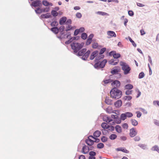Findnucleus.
Instances as JSON below:
<instances>
[{"label": "nucleus", "mask_w": 159, "mask_h": 159, "mask_svg": "<svg viewBox=\"0 0 159 159\" xmlns=\"http://www.w3.org/2000/svg\"><path fill=\"white\" fill-rule=\"evenodd\" d=\"M110 93L111 97L115 99L120 98L122 95V91L115 87L111 90Z\"/></svg>", "instance_id": "obj_1"}, {"label": "nucleus", "mask_w": 159, "mask_h": 159, "mask_svg": "<svg viewBox=\"0 0 159 159\" xmlns=\"http://www.w3.org/2000/svg\"><path fill=\"white\" fill-rule=\"evenodd\" d=\"M86 49L83 48L79 50L78 52L75 53V54L79 57L82 56L81 57V59L84 61H86L90 53V50H89L86 52Z\"/></svg>", "instance_id": "obj_2"}, {"label": "nucleus", "mask_w": 159, "mask_h": 159, "mask_svg": "<svg viewBox=\"0 0 159 159\" xmlns=\"http://www.w3.org/2000/svg\"><path fill=\"white\" fill-rule=\"evenodd\" d=\"M83 46L82 43H80L75 42H73L71 44V47L72 49L74 50V52L75 53L81 49Z\"/></svg>", "instance_id": "obj_3"}, {"label": "nucleus", "mask_w": 159, "mask_h": 159, "mask_svg": "<svg viewBox=\"0 0 159 159\" xmlns=\"http://www.w3.org/2000/svg\"><path fill=\"white\" fill-rule=\"evenodd\" d=\"M120 65L122 66L121 68L124 71L125 75H127L129 73L131 68L127 64L124 62H121Z\"/></svg>", "instance_id": "obj_4"}, {"label": "nucleus", "mask_w": 159, "mask_h": 159, "mask_svg": "<svg viewBox=\"0 0 159 159\" xmlns=\"http://www.w3.org/2000/svg\"><path fill=\"white\" fill-rule=\"evenodd\" d=\"M41 7H38L35 10V11L37 14H39L43 12H48L50 10V8L49 7L45 8H41Z\"/></svg>", "instance_id": "obj_5"}, {"label": "nucleus", "mask_w": 159, "mask_h": 159, "mask_svg": "<svg viewBox=\"0 0 159 159\" xmlns=\"http://www.w3.org/2000/svg\"><path fill=\"white\" fill-rule=\"evenodd\" d=\"M120 71V69L119 67H114L111 70V73L113 75L117 74L118 75L119 77H120L121 75L119 73Z\"/></svg>", "instance_id": "obj_6"}, {"label": "nucleus", "mask_w": 159, "mask_h": 159, "mask_svg": "<svg viewBox=\"0 0 159 159\" xmlns=\"http://www.w3.org/2000/svg\"><path fill=\"white\" fill-rule=\"evenodd\" d=\"M42 5V4L41 1L39 0H36V1H33L31 4V6H33L34 7H41Z\"/></svg>", "instance_id": "obj_7"}, {"label": "nucleus", "mask_w": 159, "mask_h": 159, "mask_svg": "<svg viewBox=\"0 0 159 159\" xmlns=\"http://www.w3.org/2000/svg\"><path fill=\"white\" fill-rule=\"evenodd\" d=\"M109 55L110 56L112 55L113 57L115 59H117L120 56V54L119 53H116L115 51L111 52L109 53Z\"/></svg>", "instance_id": "obj_8"}, {"label": "nucleus", "mask_w": 159, "mask_h": 159, "mask_svg": "<svg viewBox=\"0 0 159 159\" xmlns=\"http://www.w3.org/2000/svg\"><path fill=\"white\" fill-rule=\"evenodd\" d=\"M137 133V131L135 130L134 128L131 129L130 130V136L131 137L135 136Z\"/></svg>", "instance_id": "obj_9"}, {"label": "nucleus", "mask_w": 159, "mask_h": 159, "mask_svg": "<svg viewBox=\"0 0 159 159\" xmlns=\"http://www.w3.org/2000/svg\"><path fill=\"white\" fill-rule=\"evenodd\" d=\"M118 62V60L117 59H115L114 58L113 59H112L110 60L109 63L111 65H116Z\"/></svg>", "instance_id": "obj_10"}, {"label": "nucleus", "mask_w": 159, "mask_h": 159, "mask_svg": "<svg viewBox=\"0 0 159 159\" xmlns=\"http://www.w3.org/2000/svg\"><path fill=\"white\" fill-rule=\"evenodd\" d=\"M98 53V51H95L93 52L91 55L90 59L91 60H93L95 57H96V56Z\"/></svg>", "instance_id": "obj_11"}, {"label": "nucleus", "mask_w": 159, "mask_h": 159, "mask_svg": "<svg viewBox=\"0 0 159 159\" xmlns=\"http://www.w3.org/2000/svg\"><path fill=\"white\" fill-rule=\"evenodd\" d=\"M104 57V56L103 55H101L100 54H98L96 56V57L95 58V61L96 62L99 61V60L103 58Z\"/></svg>", "instance_id": "obj_12"}, {"label": "nucleus", "mask_w": 159, "mask_h": 159, "mask_svg": "<svg viewBox=\"0 0 159 159\" xmlns=\"http://www.w3.org/2000/svg\"><path fill=\"white\" fill-rule=\"evenodd\" d=\"M111 85L115 86L116 87H118L120 86V82L117 80H115L111 83Z\"/></svg>", "instance_id": "obj_13"}, {"label": "nucleus", "mask_w": 159, "mask_h": 159, "mask_svg": "<svg viewBox=\"0 0 159 159\" xmlns=\"http://www.w3.org/2000/svg\"><path fill=\"white\" fill-rule=\"evenodd\" d=\"M86 143L89 145H92L93 144L94 141L88 138V139L86 140Z\"/></svg>", "instance_id": "obj_14"}, {"label": "nucleus", "mask_w": 159, "mask_h": 159, "mask_svg": "<svg viewBox=\"0 0 159 159\" xmlns=\"http://www.w3.org/2000/svg\"><path fill=\"white\" fill-rule=\"evenodd\" d=\"M122 104V102L120 100H118L116 102H115L114 105L116 107H119L121 106Z\"/></svg>", "instance_id": "obj_15"}, {"label": "nucleus", "mask_w": 159, "mask_h": 159, "mask_svg": "<svg viewBox=\"0 0 159 159\" xmlns=\"http://www.w3.org/2000/svg\"><path fill=\"white\" fill-rule=\"evenodd\" d=\"M51 15L50 13H47L46 14H43L40 16V18H48L50 17Z\"/></svg>", "instance_id": "obj_16"}, {"label": "nucleus", "mask_w": 159, "mask_h": 159, "mask_svg": "<svg viewBox=\"0 0 159 159\" xmlns=\"http://www.w3.org/2000/svg\"><path fill=\"white\" fill-rule=\"evenodd\" d=\"M67 18L66 17H63L61 18L59 21V24L61 25H62L64 24Z\"/></svg>", "instance_id": "obj_17"}, {"label": "nucleus", "mask_w": 159, "mask_h": 159, "mask_svg": "<svg viewBox=\"0 0 159 159\" xmlns=\"http://www.w3.org/2000/svg\"><path fill=\"white\" fill-rule=\"evenodd\" d=\"M88 149L89 148L86 145L84 146L82 148V152L84 154H87L88 152Z\"/></svg>", "instance_id": "obj_18"}, {"label": "nucleus", "mask_w": 159, "mask_h": 159, "mask_svg": "<svg viewBox=\"0 0 159 159\" xmlns=\"http://www.w3.org/2000/svg\"><path fill=\"white\" fill-rule=\"evenodd\" d=\"M107 34L111 37H116V35L115 32L113 31H109L107 32Z\"/></svg>", "instance_id": "obj_19"}, {"label": "nucleus", "mask_w": 159, "mask_h": 159, "mask_svg": "<svg viewBox=\"0 0 159 159\" xmlns=\"http://www.w3.org/2000/svg\"><path fill=\"white\" fill-rule=\"evenodd\" d=\"M101 133L100 131L99 130H96L95 132L93 134V136L95 137H98L101 135Z\"/></svg>", "instance_id": "obj_20"}, {"label": "nucleus", "mask_w": 159, "mask_h": 159, "mask_svg": "<svg viewBox=\"0 0 159 159\" xmlns=\"http://www.w3.org/2000/svg\"><path fill=\"white\" fill-rule=\"evenodd\" d=\"M104 121L108 122V123L110 122L112 120L111 119L110 117H109L107 116H106L103 117V119Z\"/></svg>", "instance_id": "obj_21"}, {"label": "nucleus", "mask_w": 159, "mask_h": 159, "mask_svg": "<svg viewBox=\"0 0 159 159\" xmlns=\"http://www.w3.org/2000/svg\"><path fill=\"white\" fill-rule=\"evenodd\" d=\"M115 129L116 132L118 133H120L122 132L121 127L119 125H117L116 126Z\"/></svg>", "instance_id": "obj_22"}, {"label": "nucleus", "mask_w": 159, "mask_h": 159, "mask_svg": "<svg viewBox=\"0 0 159 159\" xmlns=\"http://www.w3.org/2000/svg\"><path fill=\"white\" fill-rule=\"evenodd\" d=\"M94 66V68L97 69H99L102 68L100 61L97 62L95 64Z\"/></svg>", "instance_id": "obj_23"}, {"label": "nucleus", "mask_w": 159, "mask_h": 159, "mask_svg": "<svg viewBox=\"0 0 159 159\" xmlns=\"http://www.w3.org/2000/svg\"><path fill=\"white\" fill-rule=\"evenodd\" d=\"M105 103L108 104L109 105H111L112 104V100L109 99V98L106 97L105 100Z\"/></svg>", "instance_id": "obj_24"}, {"label": "nucleus", "mask_w": 159, "mask_h": 159, "mask_svg": "<svg viewBox=\"0 0 159 159\" xmlns=\"http://www.w3.org/2000/svg\"><path fill=\"white\" fill-rule=\"evenodd\" d=\"M51 31L55 34H57L59 31V29L57 27H53L51 29Z\"/></svg>", "instance_id": "obj_25"}, {"label": "nucleus", "mask_w": 159, "mask_h": 159, "mask_svg": "<svg viewBox=\"0 0 159 159\" xmlns=\"http://www.w3.org/2000/svg\"><path fill=\"white\" fill-rule=\"evenodd\" d=\"M133 86L131 84H128L126 85L125 86V88L127 89H133Z\"/></svg>", "instance_id": "obj_26"}, {"label": "nucleus", "mask_w": 159, "mask_h": 159, "mask_svg": "<svg viewBox=\"0 0 159 159\" xmlns=\"http://www.w3.org/2000/svg\"><path fill=\"white\" fill-rule=\"evenodd\" d=\"M107 62V61L106 59H104L101 62H100V63L101 64V67L102 68H103L104 67L105 65L106 64V63Z\"/></svg>", "instance_id": "obj_27"}, {"label": "nucleus", "mask_w": 159, "mask_h": 159, "mask_svg": "<svg viewBox=\"0 0 159 159\" xmlns=\"http://www.w3.org/2000/svg\"><path fill=\"white\" fill-rule=\"evenodd\" d=\"M131 121L132 125L134 126H136L138 124V121L135 119L131 120Z\"/></svg>", "instance_id": "obj_28"}, {"label": "nucleus", "mask_w": 159, "mask_h": 159, "mask_svg": "<svg viewBox=\"0 0 159 159\" xmlns=\"http://www.w3.org/2000/svg\"><path fill=\"white\" fill-rule=\"evenodd\" d=\"M117 138V135L115 134H112L109 136V138L111 140H114Z\"/></svg>", "instance_id": "obj_29"}, {"label": "nucleus", "mask_w": 159, "mask_h": 159, "mask_svg": "<svg viewBox=\"0 0 159 159\" xmlns=\"http://www.w3.org/2000/svg\"><path fill=\"white\" fill-rule=\"evenodd\" d=\"M126 118L127 117L125 113H122L120 115V119L123 120H125Z\"/></svg>", "instance_id": "obj_30"}, {"label": "nucleus", "mask_w": 159, "mask_h": 159, "mask_svg": "<svg viewBox=\"0 0 159 159\" xmlns=\"http://www.w3.org/2000/svg\"><path fill=\"white\" fill-rule=\"evenodd\" d=\"M108 125L105 122H103L101 124V127L104 129H107Z\"/></svg>", "instance_id": "obj_31"}, {"label": "nucleus", "mask_w": 159, "mask_h": 159, "mask_svg": "<svg viewBox=\"0 0 159 159\" xmlns=\"http://www.w3.org/2000/svg\"><path fill=\"white\" fill-rule=\"evenodd\" d=\"M96 13L97 14H98V15H102V16L107 15H108V14L107 13L104 12H103L102 11H98L96 12Z\"/></svg>", "instance_id": "obj_32"}, {"label": "nucleus", "mask_w": 159, "mask_h": 159, "mask_svg": "<svg viewBox=\"0 0 159 159\" xmlns=\"http://www.w3.org/2000/svg\"><path fill=\"white\" fill-rule=\"evenodd\" d=\"M128 38L129 39V41L132 43L134 47H136V44L134 43V41H133L132 39H131V38L129 37V36H128Z\"/></svg>", "instance_id": "obj_33"}, {"label": "nucleus", "mask_w": 159, "mask_h": 159, "mask_svg": "<svg viewBox=\"0 0 159 159\" xmlns=\"http://www.w3.org/2000/svg\"><path fill=\"white\" fill-rule=\"evenodd\" d=\"M125 114L126 115V117H128L129 118L131 117H132L133 116V114L130 112H126L125 113Z\"/></svg>", "instance_id": "obj_34"}, {"label": "nucleus", "mask_w": 159, "mask_h": 159, "mask_svg": "<svg viewBox=\"0 0 159 159\" xmlns=\"http://www.w3.org/2000/svg\"><path fill=\"white\" fill-rule=\"evenodd\" d=\"M51 14L53 16H57L58 15V13L56 10H53L51 11Z\"/></svg>", "instance_id": "obj_35"}, {"label": "nucleus", "mask_w": 159, "mask_h": 159, "mask_svg": "<svg viewBox=\"0 0 159 159\" xmlns=\"http://www.w3.org/2000/svg\"><path fill=\"white\" fill-rule=\"evenodd\" d=\"M81 37L83 39L85 40L87 39V35L86 33H83L81 34Z\"/></svg>", "instance_id": "obj_36"}, {"label": "nucleus", "mask_w": 159, "mask_h": 159, "mask_svg": "<svg viewBox=\"0 0 159 159\" xmlns=\"http://www.w3.org/2000/svg\"><path fill=\"white\" fill-rule=\"evenodd\" d=\"M153 151H156L159 153V148L157 146H155L152 148Z\"/></svg>", "instance_id": "obj_37"}, {"label": "nucleus", "mask_w": 159, "mask_h": 159, "mask_svg": "<svg viewBox=\"0 0 159 159\" xmlns=\"http://www.w3.org/2000/svg\"><path fill=\"white\" fill-rule=\"evenodd\" d=\"M104 147V144L102 143H100L98 144L97 147L98 148H102Z\"/></svg>", "instance_id": "obj_38"}, {"label": "nucleus", "mask_w": 159, "mask_h": 159, "mask_svg": "<svg viewBox=\"0 0 159 159\" xmlns=\"http://www.w3.org/2000/svg\"><path fill=\"white\" fill-rule=\"evenodd\" d=\"M108 138L105 136H102L101 139V141L103 142H105L107 141Z\"/></svg>", "instance_id": "obj_39"}, {"label": "nucleus", "mask_w": 159, "mask_h": 159, "mask_svg": "<svg viewBox=\"0 0 159 159\" xmlns=\"http://www.w3.org/2000/svg\"><path fill=\"white\" fill-rule=\"evenodd\" d=\"M124 98L125 100L129 101L132 98V97L130 96H125Z\"/></svg>", "instance_id": "obj_40"}, {"label": "nucleus", "mask_w": 159, "mask_h": 159, "mask_svg": "<svg viewBox=\"0 0 159 159\" xmlns=\"http://www.w3.org/2000/svg\"><path fill=\"white\" fill-rule=\"evenodd\" d=\"M112 80L110 79H109L108 80H103V82L105 84H107L109 83H111L112 81Z\"/></svg>", "instance_id": "obj_41"}, {"label": "nucleus", "mask_w": 159, "mask_h": 159, "mask_svg": "<svg viewBox=\"0 0 159 159\" xmlns=\"http://www.w3.org/2000/svg\"><path fill=\"white\" fill-rule=\"evenodd\" d=\"M107 129H108L110 131H113L114 130V128L111 125H108Z\"/></svg>", "instance_id": "obj_42"}, {"label": "nucleus", "mask_w": 159, "mask_h": 159, "mask_svg": "<svg viewBox=\"0 0 159 159\" xmlns=\"http://www.w3.org/2000/svg\"><path fill=\"white\" fill-rule=\"evenodd\" d=\"M144 76V74L143 72H140L139 75V78L141 79L143 78Z\"/></svg>", "instance_id": "obj_43"}, {"label": "nucleus", "mask_w": 159, "mask_h": 159, "mask_svg": "<svg viewBox=\"0 0 159 159\" xmlns=\"http://www.w3.org/2000/svg\"><path fill=\"white\" fill-rule=\"evenodd\" d=\"M58 25V22L56 21H54L51 23V25L52 26H56Z\"/></svg>", "instance_id": "obj_44"}, {"label": "nucleus", "mask_w": 159, "mask_h": 159, "mask_svg": "<svg viewBox=\"0 0 159 159\" xmlns=\"http://www.w3.org/2000/svg\"><path fill=\"white\" fill-rule=\"evenodd\" d=\"M138 146L143 149H145L146 148V146L144 144H139L138 145Z\"/></svg>", "instance_id": "obj_45"}, {"label": "nucleus", "mask_w": 159, "mask_h": 159, "mask_svg": "<svg viewBox=\"0 0 159 159\" xmlns=\"http://www.w3.org/2000/svg\"><path fill=\"white\" fill-rule=\"evenodd\" d=\"M49 2H48L47 1H43L42 2V4L43 5L45 6H48Z\"/></svg>", "instance_id": "obj_46"}, {"label": "nucleus", "mask_w": 159, "mask_h": 159, "mask_svg": "<svg viewBox=\"0 0 159 159\" xmlns=\"http://www.w3.org/2000/svg\"><path fill=\"white\" fill-rule=\"evenodd\" d=\"M106 50V48H102L101 49V50L99 52V54H101V55H102V54L105 52Z\"/></svg>", "instance_id": "obj_47"}, {"label": "nucleus", "mask_w": 159, "mask_h": 159, "mask_svg": "<svg viewBox=\"0 0 159 159\" xmlns=\"http://www.w3.org/2000/svg\"><path fill=\"white\" fill-rule=\"evenodd\" d=\"M98 46V43H94L92 44V47L94 48H96Z\"/></svg>", "instance_id": "obj_48"}, {"label": "nucleus", "mask_w": 159, "mask_h": 159, "mask_svg": "<svg viewBox=\"0 0 159 159\" xmlns=\"http://www.w3.org/2000/svg\"><path fill=\"white\" fill-rule=\"evenodd\" d=\"M65 29V27L63 25L61 26L59 29V30L61 33H62Z\"/></svg>", "instance_id": "obj_49"}, {"label": "nucleus", "mask_w": 159, "mask_h": 159, "mask_svg": "<svg viewBox=\"0 0 159 159\" xmlns=\"http://www.w3.org/2000/svg\"><path fill=\"white\" fill-rule=\"evenodd\" d=\"M136 113L137 114V116L138 118H140L142 115V113L139 111H137Z\"/></svg>", "instance_id": "obj_50"}, {"label": "nucleus", "mask_w": 159, "mask_h": 159, "mask_svg": "<svg viewBox=\"0 0 159 159\" xmlns=\"http://www.w3.org/2000/svg\"><path fill=\"white\" fill-rule=\"evenodd\" d=\"M89 137H91L92 138H93L95 139V141H94V142H96V143H98L100 142V139H99L98 138H94L93 136H89Z\"/></svg>", "instance_id": "obj_51"}, {"label": "nucleus", "mask_w": 159, "mask_h": 159, "mask_svg": "<svg viewBox=\"0 0 159 159\" xmlns=\"http://www.w3.org/2000/svg\"><path fill=\"white\" fill-rule=\"evenodd\" d=\"M76 16L77 18H80L82 17V15L80 13L77 12L76 14Z\"/></svg>", "instance_id": "obj_52"}, {"label": "nucleus", "mask_w": 159, "mask_h": 159, "mask_svg": "<svg viewBox=\"0 0 159 159\" xmlns=\"http://www.w3.org/2000/svg\"><path fill=\"white\" fill-rule=\"evenodd\" d=\"M96 154V152L94 151H91L89 152V155L90 156H94Z\"/></svg>", "instance_id": "obj_53"}, {"label": "nucleus", "mask_w": 159, "mask_h": 159, "mask_svg": "<svg viewBox=\"0 0 159 159\" xmlns=\"http://www.w3.org/2000/svg\"><path fill=\"white\" fill-rule=\"evenodd\" d=\"M80 32L79 30H78V29H76L75 30L74 32V35L75 36H76Z\"/></svg>", "instance_id": "obj_54"}, {"label": "nucleus", "mask_w": 159, "mask_h": 159, "mask_svg": "<svg viewBox=\"0 0 159 159\" xmlns=\"http://www.w3.org/2000/svg\"><path fill=\"white\" fill-rule=\"evenodd\" d=\"M134 139L135 141H138L140 140V138L139 137L137 136L134 137Z\"/></svg>", "instance_id": "obj_55"}, {"label": "nucleus", "mask_w": 159, "mask_h": 159, "mask_svg": "<svg viewBox=\"0 0 159 159\" xmlns=\"http://www.w3.org/2000/svg\"><path fill=\"white\" fill-rule=\"evenodd\" d=\"M122 152L125 153H128L129 152V151L126 149L125 148H123V149H122Z\"/></svg>", "instance_id": "obj_56"}, {"label": "nucleus", "mask_w": 159, "mask_h": 159, "mask_svg": "<svg viewBox=\"0 0 159 159\" xmlns=\"http://www.w3.org/2000/svg\"><path fill=\"white\" fill-rule=\"evenodd\" d=\"M91 42L92 40L87 39L86 44L87 45H88L91 43Z\"/></svg>", "instance_id": "obj_57"}, {"label": "nucleus", "mask_w": 159, "mask_h": 159, "mask_svg": "<svg viewBox=\"0 0 159 159\" xmlns=\"http://www.w3.org/2000/svg\"><path fill=\"white\" fill-rule=\"evenodd\" d=\"M139 109H140L144 114H147V111L144 109L142 108H140Z\"/></svg>", "instance_id": "obj_58"}, {"label": "nucleus", "mask_w": 159, "mask_h": 159, "mask_svg": "<svg viewBox=\"0 0 159 159\" xmlns=\"http://www.w3.org/2000/svg\"><path fill=\"white\" fill-rule=\"evenodd\" d=\"M122 126L124 129H127L128 126V124L126 123L123 124Z\"/></svg>", "instance_id": "obj_59"}, {"label": "nucleus", "mask_w": 159, "mask_h": 159, "mask_svg": "<svg viewBox=\"0 0 159 159\" xmlns=\"http://www.w3.org/2000/svg\"><path fill=\"white\" fill-rule=\"evenodd\" d=\"M129 15L130 16H132L134 15V12L132 11H129L128 12Z\"/></svg>", "instance_id": "obj_60"}, {"label": "nucleus", "mask_w": 159, "mask_h": 159, "mask_svg": "<svg viewBox=\"0 0 159 159\" xmlns=\"http://www.w3.org/2000/svg\"><path fill=\"white\" fill-rule=\"evenodd\" d=\"M132 91H129V90H127L125 92V94L126 95H129V94H131L132 93Z\"/></svg>", "instance_id": "obj_61"}, {"label": "nucleus", "mask_w": 159, "mask_h": 159, "mask_svg": "<svg viewBox=\"0 0 159 159\" xmlns=\"http://www.w3.org/2000/svg\"><path fill=\"white\" fill-rule=\"evenodd\" d=\"M153 104L155 105L157 104L158 106H159V101H154L153 102Z\"/></svg>", "instance_id": "obj_62"}, {"label": "nucleus", "mask_w": 159, "mask_h": 159, "mask_svg": "<svg viewBox=\"0 0 159 159\" xmlns=\"http://www.w3.org/2000/svg\"><path fill=\"white\" fill-rule=\"evenodd\" d=\"M102 133L103 135L106 134L107 133V130H106L105 129H102Z\"/></svg>", "instance_id": "obj_63"}, {"label": "nucleus", "mask_w": 159, "mask_h": 159, "mask_svg": "<svg viewBox=\"0 0 159 159\" xmlns=\"http://www.w3.org/2000/svg\"><path fill=\"white\" fill-rule=\"evenodd\" d=\"M94 36V35L93 34H91L88 37V39L92 40V39Z\"/></svg>", "instance_id": "obj_64"}]
</instances>
